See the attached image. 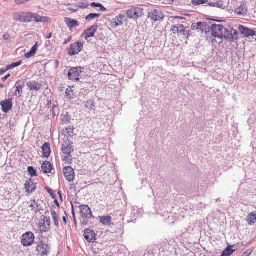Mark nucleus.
I'll return each mask as SVG.
<instances>
[{
	"label": "nucleus",
	"instance_id": "obj_1",
	"mask_svg": "<svg viewBox=\"0 0 256 256\" xmlns=\"http://www.w3.org/2000/svg\"><path fill=\"white\" fill-rule=\"evenodd\" d=\"M212 34L216 38H218L228 36L226 28L221 24H213L212 26Z\"/></svg>",
	"mask_w": 256,
	"mask_h": 256
},
{
	"label": "nucleus",
	"instance_id": "obj_2",
	"mask_svg": "<svg viewBox=\"0 0 256 256\" xmlns=\"http://www.w3.org/2000/svg\"><path fill=\"white\" fill-rule=\"evenodd\" d=\"M128 18L137 20L144 14V10L140 7L132 6L126 12Z\"/></svg>",
	"mask_w": 256,
	"mask_h": 256
},
{
	"label": "nucleus",
	"instance_id": "obj_3",
	"mask_svg": "<svg viewBox=\"0 0 256 256\" xmlns=\"http://www.w3.org/2000/svg\"><path fill=\"white\" fill-rule=\"evenodd\" d=\"M15 20L22 22H28L32 21V12H18L14 14Z\"/></svg>",
	"mask_w": 256,
	"mask_h": 256
},
{
	"label": "nucleus",
	"instance_id": "obj_4",
	"mask_svg": "<svg viewBox=\"0 0 256 256\" xmlns=\"http://www.w3.org/2000/svg\"><path fill=\"white\" fill-rule=\"evenodd\" d=\"M34 236L31 232H28L24 234L21 237V244L24 246H32L34 240Z\"/></svg>",
	"mask_w": 256,
	"mask_h": 256
},
{
	"label": "nucleus",
	"instance_id": "obj_5",
	"mask_svg": "<svg viewBox=\"0 0 256 256\" xmlns=\"http://www.w3.org/2000/svg\"><path fill=\"white\" fill-rule=\"evenodd\" d=\"M83 47V43L80 42L72 44L68 50V55L72 56L78 54L82 50Z\"/></svg>",
	"mask_w": 256,
	"mask_h": 256
},
{
	"label": "nucleus",
	"instance_id": "obj_6",
	"mask_svg": "<svg viewBox=\"0 0 256 256\" xmlns=\"http://www.w3.org/2000/svg\"><path fill=\"white\" fill-rule=\"evenodd\" d=\"M51 222L49 217L43 216L42 220L39 222L38 227L42 232H46L51 228Z\"/></svg>",
	"mask_w": 256,
	"mask_h": 256
},
{
	"label": "nucleus",
	"instance_id": "obj_7",
	"mask_svg": "<svg viewBox=\"0 0 256 256\" xmlns=\"http://www.w3.org/2000/svg\"><path fill=\"white\" fill-rule=\"evenodd\" d=\"M148 18L152 20L157 22L164 18V14L161 10H154L148 12Z\"/></svg>",
	"mask_w": 256,
	"mask_h": 256
},
{
	"label": "nucleus",
	"instance_id": "obj_8",
	"mask_svg": "<svg viewBox=\"0 0 256 256\" xmlns=\"http://www.w3.org/2000/svg\"><path fill=\"white\" fill-rule=\"evenodd\" d=\"M80 68H72L69 70L68 78L72 80L78 81L80 80Z\"/></svg>",
	"mask_w": 256,
	"mask_h": 256
},
{
	"label": "nucleus",
	"instance_id": "obj_9",
	"mask_svg": "<svg viewBox=\"0 0 256 256\" xmlns=\"http://www.w3.org/2000/svg\"><path fill=\"white\" fill-rule=\"evenodd\" d=\"M73 148V142L70 140H65L62 145V151L66 155H70L74 151Z\"/></svg>",
	"mask_w": 256,
	"mask_h": 256
},
{
	"label": "nucleus",
	"instance_id": "obj_10",
	"mask_svg": "<svg viewBox=\"0 0 256 256\" xmlns=\"http://www.w3.org/2000/svg\"><path fill=\"white\" fill-rule=\"evenodd\" d=\"M97 30L98 26L96 25L92 26L90 28L85 30L81 36L84 38L86 40H88L89 38L94 36Z\"/></svg>",
	"mask_w": 256,
	"mask_h": 256
},
{
	"label": "nucleus",
	"instance_id": "obj_11",
	"mask_svg": "<svg viewBox=\"0 0 256 256\" xmlns=\"http://www.w3.org/2000/svg\"><path fill=\"white\" fill-rule=\"evenodd\" d=\"M48 248V246L47 244L40 242L37 245L36 251L38 252V255L44 256L47 254Z\"/></svg>",
	"mask_w": 256,
	"mask_h": 256
},
{
	"label": "nucleus",
	"instance_id": "obj_12",
	"mask_svg": "<svg viewBox=\"0 0 256 256\" xmlns=\"http://www.w3.org/2000/svg\"><path fill=\"white\" fill-rule=\"evenodd\" d=\"M63 171L64 176L68 182H70L74 180L75 176L74 172L71 166L65 167Z\"/></svg>",
	"mask_w": 256,
	"mask_h": 256
},
{
	"label": "nucleus",
	"instance_id": "obj_13",
	"mask_svg": "<svg viewBox=\"0 0 256 256\" xmlns=\"http://www.w3.org/2000/svg\"><path fill=\"white\" fill-rule=\"evenodd\" d=\"M0 105L2 108V111L5 113H7L11 110L12 108V99L10 98L2 101Z\"/></svg>",
	"mask_w": 256,
	"mask_h": 256
},
{
	"label": "nucleus",
	"instance_id": "obj_14",
	"mask_svg": "<svg viewBox=\"0 0 256 256\" xmlns=\"http://www.w3.org/2000/svg\"><path fill=\"white\" fill-rule=\"evenodd\" d=\"M238 29L240 32L244 37H248L256 35V32L254 30L246 28L244 26H240Z\"/></svg>",
	"mask_w": 256,
	"mask_h": 256
},
{
	"label": "nucleus",
	"instance_id": "obj_15",
	"mask_svg": "<svg viewBox=\"0 0 256 256\" xmlns=\"http://www.w3.org/2000/svg\"><path fill=\"white\" fill-rule=\"evenodd\" d=\"M80 214L82 217L90 218L92 212L90 208L86 205H82L80 206Z\"/></svg>",
	"mask_w": 256,
	"mask_h": 256
},
{
	"label": "nucleus",
	"instance_id": "obj_16",
	"mask_svg": "<svg viewBox=\"0 0 256 256\" xmlns=\"http://www.w3.org/2000/svg\"><path fill=\"white\" fill-rule=\"evenodd\" d=\"M124 16L122 14H120L115 18H113L110 22V26L112 28H116L122 24V22Z\"/></svg>",
	"mask_w": 256,
	"mask_h": 256
},
{
	"label": "nucleus",
	"instance_id": "obj_17",
	"mask_svg": "<svg viewBox=\"0 0 256 256\" xmlns=\"http://www.w3.org/2000/svg\"><path fill=\"white\" fill-rule=\"evenodd\" d=\"M96 234L94 230L86 229L84 232V238L90 242H93L96 240Z\"/></svg>",
	"mask_w": 256,
	"mask_h": 256
},
{
	"label": "nucleus",
	"instance_id": "obj_18",
	"mask_svg": "<svg viewBox=\"0 0 256 256\" xmlns=\"http://www.w3.org/2000/svg\"><path fill=\"white\" fill-rule=\"evenodd\" d=\"M32 21L36 22H49L50 18L48 17L40 16L32 12Z\"/></svg>",
	"mask_w": 256,
	"mask_h": 256
},
{
	"label": "nucleus",
	"instance_id": "obj_19",
	"mask_svg": "<svg viewBox=\"0 0 256 256\" xmlns=\"http://www.w3.org/2000/svg\"><path fill=\"white\" fill-rule=\"evenodd\" d=\"M24 188L28 194H32L36 188V185L33 181L30 179L26 181Z\"/></svg>",
	"mask_w": 256,
	"mask_h": 256
},
{
	"label": "nucleus",
	"instance_id": "obj_20",
	"mask_svg": "<svg viewBox=\"0 0 256 256\" xmlns=\"http://www.w3.org/2000/svg\"><path fill=\"white\" fill-rule=\"evenodd\" d=\"M27 86L30 90L38 91L42 88V84L38 82L33 80L28 82Z\"/></svg>",
	"mask_w": 256,
	"mask_h": 256
},
{
	"label": "nucleus",
	"instance_id": "obj_21",
	"mask_svg": "<svg viewBox=\"0 0 256 256\" xmlns=\"http://www.w3.org/2000/svg\"><path fill=\"white\" fill-rule=\"evenodd\" d=\"M64 22L70 30H72V28L77 27L79 26L78 21L70 18H65Z\"/></svg>",
	"mask_w": 256,
	"mask_h": 256
},
{
	"label": "nucleus",
	"instance_id": "obj_22",
	"mask_svg": "<svg viewBox=\"0 0 256 256\" xmlns=\"http://www.w3.org/2000/svg\"><path fill=\"white\" fill-rule=\"evenodd\" d=\"M42 156L48 158L50 156V145L48 142H45L42 146Z\"/></svg>",
	"mask_w": 256,
	"mask_h": 256
},
{
	"label": "nucleus",
	"instance_id": "obj_23",
	"mask_svg": "<svg viewBox=\"0 0 256 256\" xmlns=\"http://www.w3.org/2000/svg\"><path fill=\"white\" fill-rule=\"evenodd\" d=\"M235 12L238 16H244L248 12V8L246 4H242L235 10Z\"/></svg>",
	"mask_w": 256,
	"mask_h": 256
},
{
	"label": "nucleus",
	"instance_id": "obj_24",
	"mask_svg": "<svg viewBox=\"0 0 256 256\" xmlns=\"http://www.w3.org/2000/svg\"><path fill=\"white\" fill-rule=\"evenodd\" d=\"M52 166L50 162L44 161L42 165V170L44 174H49L51 172Z\"/></svg>",
	"mask_w": 256,
	"mask_h": 256
},
{
	"label": "nucleus",
	"instance_id": "obj_25",
	"mask_svg": "<svg viewBox=\"0 0 256 256\" xmlns=\"http://www.w3.org/2000/svg\"><path fill=\"white\" fill-rule=\"evenodd\" d=\"M172 30L174 34H178L185 32V28L182 24L174 25L172 26Z\"/></svg>",
	"mask_w": 256,
	"mask_h": 256
},
{
	"label": "nucleus",
	"instance_id": "obj_26",
	"mask_svg": "<svg viewBox=\"0 0 256 256\" xmlns=\"http://www.w3.org/2000/svg\"><path fill=\"white\" fill-rule=\"evenodd\" d=\"M246 221L250 224L256 222V211L250 213L246 218Z\"/></svg>",
	"mask_w": 256,
	"mask_h": 256
},
{
	"label": "nucleus",
	"instance_id": "obj_27",
	"mask_svg": "<svg viewBox=\"0 0 256 256\" xmlns=\"http://www.w3.org/2000/svg\"><path fill=\"white\" fill-rule=\"evenodd\" d=\"M100 222L105 226H110L112 221V218L109 216H103L100 217Z\"/></svg>",
	"mask_w": 256,
	"mask_h": 256
},
{
	"label": "nucleus",
	"instance_id": "obj_28",
	"mask_svg": "<svg viewBox=\"0 0 256 256\" xmlns=\"http://www.w3.org/2000/svg\"><path fill=\"white\" fill-rule=\"evenodd\" d=\"M15 87L16 88L15 94H16V93L18 92L19 96H21V93L22 91L24 84L20 81L17 82L15 84Z\"/></svg>",
	"mask_w": 256,
	"mask_h": 256
},
{
	"label": "nucleus",
	"instance_id": "obj_29",
	"mask_svg": "<svg viewBox=\"0 0 256 256\" xmlns=\"http://www.w3.org/2000/svg\"><path fill=\"white\" fill-rule=\"evenodd\" d=\"M234 252V250L232 249V246H228L222 252V256H230Z\"/></svg>",
	"mask_w": 256,
	"mask_h": 256
},
{
	"label": "nucleus",
	"instance_id": "obj_30",
	"mask_svg": "<svg viewBox=\"0 0 256 256\" xmlns=\"http://www.w3.org/2000/svg\"><path fill=\"white\" fill-rule=\"evenodd\" d=\"M85 107L88 110H92L95 104L92 100H88L85 102Z\"/></svg>",
	"mask_w": 256,
	"mask_h": 256
},
{
	"label": "nucleus",
	"instance_id": "obj_31",
	"mask_svg": "<svg viewBox=\"0 0 256 256\" xmlns=\"http://www.w3.org/2000/svg\"><path fill=\"white\" fill-rule=\"evenodd\" d=\"M205 26V23L199 22L196 24H193L192 25V28L193 29L198 30H204L203 27Z\"/></svg>",
	"mask_w": 256,
	"mask_h": 256
},
{
	"label": "nucleus",
	"instance_id": "obj_32",
	"mask_svg": "<svg viewBox=\"0 0 256 256\" xmlns=\"http://www.w3.org/2000/svg\"><path fill=\"white\" fill-rule=\"evenodd\" d=\"M100 16V14H94V13H90V14H88L86 18V20L87 21H90L92 20H93L95 19L96 18H99Z\"/></svg>",
	"mask_w": 256,
	"mask_h": 256
},
{
	"label": "nucleus",
	"instance_id": "obj_33",
	"mask_svg": "<svg viewBox=\"0 0 256 256\" xmlns=\"http://www.w3.org/2000/svg\"><path fill=\"white\" fill-rule=\"evenodd\" d=\"M52 216L54 224L56 226H58V215L56 212L54 210H52Z\"/></svg>",
	"mask_w": 256,
	"mask_h": 256
},
{
	"label": "nucleus",
	"instance_id": "obj_34",
	"mask_svg": "<svg viewBox=\"0 0 256 256\" xmlns=\"http://www.w3.org/2000/svg\"><path fill=\"white\" fill-rule=\"evenodd\" d=\"M208 2V0H192V3L194 6H196L206 4Z\"/></svg>",
	"mask_w": 256,
	"mask_h": 256
},
{
	"label": "nucleus",
	"instance_id": "obj_35",
	"mask_svg": "<svg viewBox=\"0 0 256 256\" xmlns=\"http://www.w3.org/2000/svg\"><path fill=\"white\" fill-rule=\"evenodd\" d=\"M225 3H228V2H224L222 1H218L216 2L212 3V6H217L220 8H224L226 6V4Z\"/></svg>",
	"mask_w": 256,
	"mask_h": 256
},
{
	"label": "nucleus",
	"instance_id": "obj_36",
	"mask_svg": "<svg viewBox=\"0 0 256 256\" xmlns=\"http://www.w3.org/2000/svg\"><path fill=\"white\" fill-rule=\"evenodd\" d=\"M90 6L92 7L100 8V10L102 12H105L106 10V8L100 3L92 2L91 3Z\"/></svg>",
	"mask_w": 256,
	"mask_h": 256
},
{
	"label": "nucleus",
	"instance_id": "obj_37",
	"mask_svg": "<svg viewBox=\"0 0 256 256\" xmlns=\"http://www.w3.org/2000/svg\"><path fill=\"white\" fill-rule=\"evenodd\" d=\"M29 174L32 176H37L36 170L32 166H29L28 170Z\"/></svg>",
	"mask_w": 256,
	"mask_h": 256
},
{
	"label": "nucleus",
	"instance_id": "obj_38",
	"mask_svg": "<svg viewBox=\"0 0 256 256\" xmlns=\"http://www.w3.org/2000/svg\"><path fill=\"white\" fill-rule=\"evenodd\" d=\"M22 63V61H19L16 62H14L7 66L6 70L19 66L21 65Z\"/></svg>",
	"mask_w": 256,
	"mask_h": 256
},
{
	"label": "nucleus",
	"instance_id": "obj_39",
	"mask_svg": "<svg viewBox=\"0 0 256 256\" xmlns=\"http://www.w3.org/2000/svg\"><path fill=\"white\" fill-rule=\"evenodd\" d=\"M30 206L32 208V210L36 212L38 208V204L35 200H30Z\"/></svg>",
	"mask_w": 256,
	"mask_h": 256
},
{
	"label": "nucleus",
	"instance_id": "obj_40",
	"mask_svg": "<svg viewBox=\"0 0 256 256\" xmlns=\"http://www.w3.org/2000/svg\"><path fill=\"white\" fill-rule=\"evenodd\" d=\"M66 94L68 98L70 99L72 98V90L71 89H66Z\"/></svg>",
	"mask_w": 256,
	"mask_h": 256
},
{
	"label": "nucleus",
	"instance_id": "obj_41",
	"mask_svg": "<svg viewBox=\"0 0 256 256\" xmlns=\"http://www.w3.org/2000/svg\"><path fill=\"white\" fill-rule=\"evenodd\" d=\"M10 38H11V36H10V34L8 32L5 33L2 36V38L4 40H10Z\"/></svg>",
	"mask_w": 256,
	"mask_h": 256
},
{
	"label": "nucleus",
	"instance_id": "obj_42",
	"mask_svg": "<svg viewBox=\"0 0 256 256\" xmlns=\"http://www.w3.org/2000/svg\"><path fill=\"white\" fill-rule=\"evenodd\" d=\"M34 53L32 51L30 50V52H28L25 54V57L27 58H30L32 56H34Z\"/></svg>",
	"mask_w": 256,
	"mask_h": 256
},
{
	"label": "nucleus",
	"instance_id": "obj_43",
	"mask_svg": "<svg viewBox=\"0 0 256 256\" xmlns=\"http://www.w3.org/2000/svg\"><path fill=\"white\" fill-rule=\"evenodd\" d=\"M34 53L32 51L30 50V52H28L25 54V57L27 58H30L32 56H34Z\"/></svg>",
	"mask_w": 256,
	"mask_h": 256
},
{
	"label": "nucleus",
	"instance_id": "obj_44",
	"mask_svg": "<svg viewBox=\"0 0 256 256\" xmlns=\"http://www.w3.org/2000/svg\"><path fill=\"white\" fill-rule=\"evenodd\" d=\"M252 254V250H246V252H244L242 256H250V255Z\"/></svg>",
	"mask_w": 256,
	"mask_h": 256
},
{
	"label": "nucleus",
	"instance_id": "obj_45",
	"mask_svg": "<svg viewBox=\"0 0 256 256\" xmlns=\"http://www.w3.org/2000/svg\"><path fill=\"white\" fill-rule=\"evenodd\" d=\"M37 48H38V46H37V44H35L32 47V48H31V51H32L34 53L36 54V52L37 50Z\"/></svg>",
	"mask_w": 256,
	"mask_h": 256
},
{
	"label": "nucleus",
	"instance_id": "obj_46",
	"mask_svg": "<svg viewBox=\"0 0 256 256\" xmlns=\"http://www.w3.org/2000/svg\"><path fill=\"white\" fill-rule=\"evenodd\" d=\"M64 160H66L67 162H70L71 158H70V155H68L64 156Z\"/></svg>",
	"mask_w": 256,
	"mask_h": 256
},
{
	"label": "nucleus",
	"instance_id": "obj_47",
	"mask_svg": "<svg viewBox=\"0 0 256 256\" xmlns=\"http://www.w3.org/2000/svg\"><path fill=\"white\" fill-rule=\"evenodd\" d=\"M66 130H68V132H67V134L68 136H70V137H72V134H73V132L72 131H70L68 130V128H66Z\"/></svg>",
	"mask_w": 256,
	"mask_h": 256
},
{
	"label": "nucleus",
	"instance_id": "obj_48",
	"mask_svg": "<svg viewBox=\"0 0 256 256\" xmlns=\"http://www.w3.org/2000/svg\"><path fill=\"white\" fill-rule=\"evenodd\" d=\"M80 4H81L80 6L82 8H87L88 7V4H84L82 2H81Z\"/></svg>",
	"mask_w": 256,
	"mask_h": 256
},
{
	"label": "nucleus",
	"instance_id": "obj_49",
	"mask_svg": "<svg viewBox=\"0 0 256 256\" xmlns=\"http://www.w3.org/2000/svg\"><path fill=\"white\" fill-rule=\"evenodd\" d=\"M71 40H72V37L70 36L68 39L64 40V42H63V44H68Z\"/></svg>",
	"mask_w": 256,
	"mask_h": 256
},
{
	"label": "nucleus",
	"instance_id": "obj_50",
	"mask_svg": "<svg viewBox=\"0 0 256 256\" xmlns=\"http://www.w3.org/2000/svg\"><path fill=\"white\" fill-rule=\"evenodd\" d=\"M67 218H68V216H67L66 214H65V216H62V220H63V221H64V222L65 224H66Z\"/></svg>",
	"mask_w": 256,
	"mask_h": 256
},
{
	"label": "nucleus",
	"instance_id": "obj_51",
	"mask_svg": "<svg viewBox=\"0 0 256 256\" xmlns=\"http://www.w3.org/2000/svg\"><path fill=\"white\" fill-rule=\"evenodd\" d=\"M10 76V74H8V75H6V76H4V78H2V80L5 81Z\"/></svg>",
	"mask_w": 256,
	"mask_h": 256
},
{
	"label": "nucleus",
	"instance_id": "obj_52",
	"mask_svg": "<svg viewBox=\"0 0 256 256\" xmlns=\"http://www.w3.org/2000/svg\"><path fill=\"white\" fill-rule=\"evenodd\" d=\"M52 36V32H50L48 35L47 36H46V38H50Z\"/></svg>",
	"mask_w": 256,
	"mask_h": 256
},
{
	"label": "nucleus",
	"instance_id": "obj_53",
	"mask_svg": "<svg viewBox=\"0 0 256 256\" xmlns=\"http://www.w3.org/2000/svg\"><path fill=\"white\" fill-rule=\"evenodd\" d=\"M46 190L50 194H51V192L52 191L51 189H50V188H47Z\"/></svg>",
	"mask_w": 256,
	"mask_h": 256
},
{
	"label": "nucleus",
	"instance_id": "obj_54",
	"mask_svg": "<svg viewBox=\"0 0 256 256\" xmlns=\"http://www.w3.org/2000/svg\"><path fill=\"white\" fill-rule=\"evenodd\" d=\"M5 72V70H4V71H2V72H0V74H2V73H3V72Z\"/></svg>",
	"mask_w": 256,
	"mask_h": 256
}]
</instances>
